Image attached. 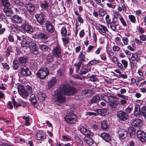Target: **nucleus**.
I'll return each instance as SVG.
<instances>
[{
  "label": "nucleus",
  "instance_id": "obj_1",
  "mask_svg": "<svg viewBox=\"0 0 146 146\" xmlns=\"http://www.w3.org/2000/svg\"><path fill=\"white\" fill-rule=\"evenodd\" d=\"M59 87L58 89L55 91L52 95L53 98L55 101L59 104H62L66 100V97Z\"/></svg>",
  "mask_w": 146,
  "mask_h": 146
},
{
  "label": "nucleus",
  "instance_id": "obj_49",
  "mask_svg": "<svg viewBox=\"0 0 146 146\" xmlns=\"http://www.w3.org/2000/svg\"><path fill=\"white\" fill-rule=\"evenodd\" d=\"M96 76L95 75H92L91 76H89L90 80L92 82L96 81L98 79L96 77Z\"/></svg>",
  "mask_w": 146,
  "mask_h": 146
},
{
  "label": "nucleus",
  "instance_id": "obj_27",
  "mask_svg": "<svg viewBox=\"0 0 146 146\" xmlns=\"http://www.w3.org/2000/svg\"><path fill=\"white\" fill-rule=\"evenodd\" d=\"M30 101L31 102L32 104L34 106H37V101L35 95L32 94L30 96Z\"/></svg>",
  "mask_w": 146,
  "mask_h": 146
},
{
  "label": "nucleus",
  "instance_id": "obj_55",
  "mask_svg": "<svg viewBox=\"0 0 146 146\" xmlns=\"http://www.w3.org/2000/svg\"><path fill=\"white\" fill-rule=\"evenodd\" d=\"M13 68L15 70H16L19 67V65L17 61H13Z\"/></svg>",
  "mask_w": 146,
  "mask_h": 146
},
{
  "label": "nucleus",
  "instance_id": "obj_61",
  "mask_svg": "<svg viewBox=\"0 0 146 146\" xmlns=\"http://www.w3.org/2000/svg\"><path fill=\"white\" fill-rule=\"evenodd\" d=\"M8 39L9 41L11 42H13L14 41L13 37L11 35H9L8 36Z\"/></svg>",
  "mask_w": 146,
  "mask_h": 146
},
{
  "label": "nucleus",
  "instance_id": "obj_64",
  "mask_svg": "<svg viewBox=\"0 0 146 146\" xmlns=\"http://www.w3.org/2000/svg\"><path fill=\"white\" fill-rule=\"evenodd\" d=\"M20 11L22 13L24 14L25 15H27V11L24 8H20Z\"/></svg>",
  "mask_w": 146,
  "mask_h": 146
},
{
  "label": "nucleus",
  "instance_id": "obj_5",
  "mask_svg": "<svg viewBox=\"0 0 146 146\" xmlns=\"http://www.w3.org/2000/svg\"><path fill=\"white\" fill-rule=\"evenodd\" d=\"M117 117L119 120L123 121L127 120L129 118V115L127 113L122 110L117 112Z\"/></svg>",
  "mask_w": 146,
  "mask_h": 146
},
{
  "label": "nucleus",
  "instance_id": "obj_60",
  "mask_svg": "<svg viewBox=\"0 0 146 146\" xmlns=\"http://www.w3.org/2000/svg\"><path fill=\"white\" fill-rule=\"evenodd\" d=\"M128 100L121 99L120 101V103L121 105H124L127 103V101Z\"/></svg>",
  "mask_w": 146,
  "mask_h": 146
},
{
  "label": "nucleus",
  "instance_id": "obj_52",
  "mask_svg": "<svg viewBox=\"0 0 146 146\" xmlns=\"http://www.w3.org/2000/svg\"><path fill=\"white\" fill-rule=\"evenodd\" d=\"M122 39L124 45H127L128 44L129 40L127 37H123L122 38Z\"/></svg>",
  "mask_w": 146,
  "mask_h": 146
},
{
  "label": "nucleus",
  "instance_id": "obj_29",
  "mask_svg": "<svg viewBox=\"0 0 146 146\" xmlns=\"http://www.w3.org/2000/svg\"><path fill=\"white\" fill-rule=\"evenodd\" d=\"M101 126L102 128L104 130H107L108 129L109 125L107 124V122L106 120L101 121Z\"/></svg>",
  "mask_w": 146,
  "mask_h": 146
},
{
  "label": "nucleus",
  "instance_id": "obj_59",
  "mask_svg": "<svg viewBox=\"0 0 146 146\" xmlns=\"http://www.w3.org/2000/svg\"><path fill=\"white\" fill-rule=\"evenodd\" d=\"M76 142L78 143V145H79V146H83V142L80 138L78 137L77 138Z\"/></svg>",
  "mask_w": 146,
  "mask_h": 146
},
{
  "label": "nucleus",
  "instance_id": "obj_24",
  "mask_svg": "<svg viewBox=\"0 0 146 146\" xmlns=\"http://www.w3.org/2000/svg\"><path fill=\"white\" fill-rule=\"evenodd\" d=\"M84 140L87 144L91 146L93 144L94 141L93 139L90 137H84Z\"/></svg>",
  "mask_w": 146,
  "mask_h": 146
},
{
  "label": "nucleus",
  "instance_id": "obj_30",
  "mask_svg": "<svg viewBox=\"0 0 146 146\" xmlns=\"http://www.w3.org/2000/svg\"><path fill=\"white\" fill-rule=\"evenodd\" d=\"M31 41L30 42H27L25 39H24L22 40L21 42V46L23 48L29 47L30 44L31 43Z\"/></svg>",
  "mask_w": 146,
  "mask_h": 146
},
{
  "label": "nucleus",
  "instance_id": "obj_48",
  "mask_svg": "<svg viewBox=\"0 0 146 146\" xmlns=\"http://www.w3.org/2000/svg\"><path fill=\"white\" fill-rule=\"evenodd\" d=\"M141 112L143 117L146 119V106H144L142 108Z\"/></svg>",
  "mask_w": 146,
  "mask_h": 146
},
{
  "label": "nucleus",
  "instance_id": "obj_39",
  "mask_svg": "<svg viewBox=\"0 0 146 146\" xmlns=\"http://www.w3.org/2000/svg\"><path fill=\"white\" fill-rule=\"evenodd\" d=\"M60 33L62 36L66 37L67 33V30L66 28L64 27H62L60 31Z\"/></svg>",
  "mask_w": 146,
  "mask_h": 146
},
{
  "label": "nucleus",
  "instance_id": "obj_44",
  "mask_svg": "<svg viewBox=\"0 0 146 146\" xmlns=\"http://www.w3.org/2000/svg\"><path fill=\"white\" fill-rule=\"evenodd\" d=\"M15 3L18 6H24L25 2H22L19 0H14Z\"/></svg>",
  "mask_w": 146,
  "mask_h": 146
},
{
  "label": "nucleus",
  "instance_id": "obj_22",
  "mask_svg": "<svg viewBox=\"0 0 146 146\" xmlns=\"http://www.w3.org/2000/svg\"><path fill=\"white\" fill-rule=\"evenodd\" d=\"M30 44L29 48H30L32 51L35 54H37L38 53V51L37 49L36 46V44L33 41H31V43Z\"/></svg>",
  "mask_w": 146,
  "mask_h": 146
},
{
  "label": "nucleus",
  "instance_id": "obj_4",
  "mask_svg": "<svg viewBox=\"0 0 146 146\" xmlns=\"http://www.w3.org/2000/svg\"><path fill=\"white\" fill-rule=\"evenodd\" d=\"M49 74L48 68L44 67L38 71L36 73L37 77L40 79L45 78Z\"/></svg>",
  "mask_w": 146,
  "mask_h": 146
},
{
  "label": "nucleus",
  "instance_id": "obj_25",
  "mask_svg": "<svg viewBox=\"0 0 146 146\" xmlns=\"http://www.w3.org/2000/svg\"><path fill=\"white\" fill-rule=\"evenodd\" d=\"M129 132L130 137L133 138L135 136L136 129L133 127H131L128 128Z\"/></svg>",
  "mask_w": 146,
  "mask_h": 146
},
{
  "label": "nucleus",
  "instance_id": "obj_56",
  "mask_svg": "<svg viewBox=\"0 0 146 146\" xmlns=\"http://www.w3.org/2000/svg\"><path fill=\"white\" fill-rule=\"evenodd\" d=\"M98 13L99 15L102 16H104L106 14V11L102 9H100L99 10Z\"/></svg>",
  "mask_w": 146,
  "mask_h": 146
},
{
  "label": "nucleus",
  "instance_id": "obj_12",
  "mask_svg": "<svg viewBox=\"0 0 146 146\" xmlns=\"http://www.w3.org/2000/svg\"><path fill=\"white\" fill-rule=\"evenodd\" d=\"M46 26V30L50 33H52L55 30L54 26L52 24L51 22L47 21L45 23Z\"/></svg>",
  "mask_w": 146,
  "mask_h": 146
},
{
  "label": "nucleus",
  "instance_id": "obj_7",
  "mask_svg": "<svg viewBox=\"0 0 146 146\" xmlns=\"http://www.w3.org/2000/svg\"><path fill=\"white\" fill-rule=\"evenodd\" d=\"M36 21L41 25L45 24L47 21L45 18V15L42 13H37L35 15Z\"/></svg>",
  "mask_w": 146,
  "mask_h": 146
},
{
  "label": "nucleus",
  "instance_id": "obj_34",
  "mask_svg": "<svg viewBox=\"0 0 146 146\" xmlns=\"http://www.w3.org/2000/svg\"><path fill=\"white\" fill-rule=\"evenodd\" d=\"M45 94L41 92H39L37 94L38 99L40 102H42L45 100Z\"/></svg>",
  "mask_w": 146,
  "mask_h": 146
},
{
  "label": "nucleus",
  "instance_id": "obj_13",
  "mask_svg": "<svg viewBox=\"0 0 146 146\" xmlns=\"http://www.w3.org/2000/svg\"><path fill=\"white\" fill-rule=\"evenodd\" d=\"M137 136L138 138L142 142H144L146 141V134L143 132L141 131H138L137 132Z\"/></svg>",
  "mask_w": 146,
  "mask_h": 146
},
{
  "label": "nucleus",
  "instance_id": "obj_11",
  "mask_svg": "<svg viewBox=\"0 0 146 146\" xmlns=\"http://www.w3.org/2000/svg\"><path fill=\"white\" fill-rule=\"evenodd\" d=\"M35 137L37 140L43 141L46 139V136L45 133L43 131L40 130L36 132Z\"/></svg>",
  "mask_w": 146,
  "mask_h": 146
},
{
  "label": "nucleus",
  "instance_id": "obj_42",
  "mask_svg": "<svg viewBox=\"0 0 146 146\" xmlns=\"http://www.w3.org/2000/svg\"><path fill=\"white\" fill-rule=\"evenodd\" d=\"M128 18L130 21L132 23H135L136 21L135 17L133 15H129Z\"/></svg>",
  "mask_w": 146,
  "mask_h": 146
},
{
  "label": "nucleus",
  "instance_id": "obj_51",
  "mask_svg": "<svg viewBox=\"0 0 146 146\" xmlns=\"http://www.w3.org/2000/svg\"><path fill=\"white\" fill-rule=\"evenodd\" d=\"M93 135V133L91 132L90 130H88L87 129L86 131V133L85 135L86 136L85 137H90L92 136Z\"/></svg>",
  "mask_w": 146,
  "mask_h": 146
},
{
  "label": "nucleus",
  "instance_id": "obj_15",
  "mask_svg": "<svg viewBox=\"0 0 146 146\" xmlns=\"http://www.w3.org/2000/svg\"><path fill=\"white\" fill-rule=\"evenodd\" d=\"M110 98H111L112 100L116 99L117 98V97L111 95H110L109 96L107 95L103 94L101 96V98L103 100L108 103L111 101V99Z\"/></svg>",
  "mask_w": 146,
  "mask_h": 146
},
{
  "label": "nucleus",
  "instance_id": "obj_16",
  "mask_svg": "<svg viewBox=\"0 0 146 146\" xmlns=\"http://www.w3.org/2000/svg\"><path fill=\"white\" fill-rule=\"evenodd\" d=\"M12 20L13 22L17 24L22 23L23 22V20L22 17L17 15L13 16L12 17Z\"/></svg>",
  "mask_w": 146,
  "mask_h": 146
},
{
  "label": "nucleus",
  "instance_id": "obj_35",
  "mask_svg": "<svg viewBox=\"0 0 146 146\" xmlns=\"http://www.w3.org/2000/svg\"><path fill=\"white\" fill-rule=\"evenodd\" d=\"M96 27L100 31H106L108 32V30L106 27L104 25H101L100 24H97L96 25Z\"/></svg>",
  "mask_w": 146,
  "mask_h": 146
},
{
  "label": "nucleus",
  "instance_id": "obj_20",
  "mask_svg": "<svg viewBox=\"0 0 146 146\" xmlns=\"http://www.w3.org/2000/svg\"><path fill=\"white\" fill-rule=\"evenodd\" d=\"M131 124L133 126L140 127L142 126V121L139 119H136L132 121Z\"/></svg>",
  "mask_w": 146,
  "mask_h": 146
},
{
  "label": "nucleus",
  "instance_id": "obj_8",
  "mask_svg": "<svg viewBox=\"0 0 146 146\" xmlns=\"http://www.w3.org/2000/svg\"><path fill=\"white\" fill-rule=\"evenodd\" d=\"M20 73L23 76H27L31 74L29 68L25 65L21 66L19 68Z\"/></svg>",
  "mask_w": 146,
  "mask_h": 146
},
{
  "label": "nucleus",
  "instance_id": "obj_18",
  "mask_svg": "<svg viewBox=\"0 0 146 146\" xmlns=\"http://www.w3.org/2000/svg\"><path fill=\"white\" fill-rule=\"evenodd\" d=\"M24 7H26L28 11L30 13L33 12L35 10V6L33 4L29 2H25Z\"/></svg>",
  "mask_w": 146,
  "mask_h": 146
},
{
  "label": "nucleus",
  "instance_id": "obj_54",
  "mask_svg": "<svg viewBox=\"0 0 146 146\" xmlns=\"http://www.w3.org/2000/svg\"><path fill=\"white\" fill-rule=\"evenodd\" d=\"M82 64L80 62H78L77 63L75 64V66H76V71L78 72Z\"/></svg>",
  "mask_w": 146,
  "mask_h": 146
},
{
  "label": "nucleus",
  "instance_id": "obj_45",
  "mask_svg": "<svg viewBox=\"0 0 146 146\" xmlns=\"http://www.w3.org/2000/svg\"><path fill=\"white\" fill-rule=\"evenodd\" d=\"M62 39L64 46H66L69 44V41L68 38H62Z\"/></svg>",
  "mask_w": 146,
  "mask_h": 146
},
{
  "label": "nucleus",
  "instance_id": "obj_2",
  "mask_svg": "<svg viewBox=\"0 0 146 146\" xmlns=\"http://www.w3.org/2000/svg\"><path fill=\"white\" fill-rule=\"evenodd\" d=\"M64 93V95L67 96L74 95L77 93V90L75 88L72 86H68L66 84L61 85L60 86Z\"/></svg>",
  "mask_w": 146,
  "mask_h": 146
},
{
  "label": "nucleus",
  "instance_id": "obj_14",
  "mask_svg": "<svg viewBox=\"0 0 146 146\" xmlns=\"http://www.w3.org/2000/svg\"><path fill=\"white\" fill-rule=\"evenodd\" d=\"M121 62H117V65L119 68L121 69L124 70L127 68L128 66V62L125 60H122Z\"/></svg>",
  "mask_w": 146,
  "mask_h": 146
},
{
  "label": "nucleus",
  "instance_id": "obj_37",
  "mask_svg": "<svg viewBox=\"0 0 146 146\" xmlns=\"http://www.w3.org/2000/svg\"><path fill=\"white\" fill-rule=\"evenodd\" d=\"M39 47L41 50L43 52L47 51L49 48L48 46L43 44H39Z\"/></svg>",
  "mask_w": 146,
  "mask_h": 146
},
{
  "label": "nucleus",
  "instance_id": "obj_47",
  "mask_svg": "<svg viewBox=\"0 0 146 146\" xmlns=\"http://www.w3.org/2000/svg\"><path fill=\"white\" fill-rule=\"evenodd\" d=\"M26 89L27 90V92L28 93L29 95L31 94L33 91V88L31 86L27 85L26 87Z\"/></svg>",
  "mask_w": 146,
  "mask_h": 146
},
{
  "label": "nucleus",
  "instance_id": "obj_53",
  "mask_svg": "<svg viewBox=\"0 0 146 146\" xmlns=\"http://www.w3.org/2000/svg\"><path fill=\"white\" fill-rule=\"evenodd\" d=\"M136 143V140L133 139L130 140L128 142L129 146H134L135 145Z\"/></svg>",
  "mask_w": 146,
  "mask_h": 146
},
{
  "label": "nucleus",
  "instance_id": "obj_50",
  "mask_svg": "<svg viewBox=\"0 0 146 146\" xmlns=\"http://www.w3.org/2000/svg\"><path fill=\"white\" fill-rule=\"evenodd\" d=\"M46 60L48 62H51L53 60V56L51 55H48L46 57Z\"/></svg>",
  "mask_w": 146,
  "mask_h": 146
},
{
  "label": "nucleus",
  "instance_id": "obj_36",
  "mask_svg": "<svg viewBox=\"0 0 146 146\" xmlns=\"http://www.w3.org/2000/svg\"><path fill=\"white\" fill-rule=\"evenodd\" d=\"M78 57L80 60L78 62H80L82 64L83 62L85 61V55L83 54L82 52H80L79 55L78 56Z\"/></svg>",
  "mask_w": 146,
  "mask_h": 146
},
{
  "label": "nucleus",
  "instance_id": "obj_40",
  "mask_svg": "<svg viewBox=\"0 0 146 146\" xmlns=\"http://www.w3.org/2000/svg\"><path fill=\"white\" fill-rule=\"evenodd\" d=\"M100 62V60H91L87 64V66H90L95 64H97L99 62Z\"/></svg>",
  "mask_w": 146,
  "mask_h": 146
},
{
  "label": "nucleus",
  "instance_id": "obj_38",
  "mask_svg": "<svg viewBox=\"0 0 146 146\" xmlns=\"http://www.w3.org/2000/svg\"><path fill=\"white\" fill-rule=\"evenodd\" d=\"M107 111V110L106 108L102 109H98L97 112L100 115L103 116L105 115Z\"/></svg>",
  "mask_w": 146,
  "mask_h": 146
},
{
  "label": "nucleus",
  "instance_id": "obj_23",
  "mask_svg": "<svg viewBox=\"0 0 146 146\" xmlns=\"http://www.w3.org/2000/svg\"><path fill=\"white\" fill-rule=\"evenodd\" d=\"M117 17L115 16L112 19L113 21H114L110 23V28L113 31H115L116 30V26L115 22L117 21Z\"/></svg>",
  "mask_w": 146,
  "mask_h": 146
},
{
  "label": "nucleus",
  "instance_id": "obj_46",
  "mask_svg": "<svg viewBox=\"0 0 146 146\" xmlns=\"http://www.w3.org/2000/svg\"><path fill=\"white\" fill-rule=\"evenodd\" d=\"M1 3L5 7H9L10 5V3L7 0H1Z\"/></svg>",
  "mask_w": 146,
  "mask_h": 146
},
{
  "label": "nucleus",
  "instance_id": "obj_41",
  "mask_svg": "<svg viewBox=\"0 0 146 146\" xmlns=\"http://www.w3.org/2000/svg\"><path fill=\"white\" fill-rule=\"evenodd\" d=\"M84 93L86 95H87V94H88L87 96H90L91 95L94 94V92L92 90H85L84 91Z\"/></svg>",
  "mask_w": 146,
  "mask_h": 146
},
{
  "label": "nucleus",
  "instance_id": "obj_63",
  "mask_svg": "<svg viewBox=\"0 0 146 146\" xmlns=\"http://www.w3.org/2000/svg\"><path fill=\"white\" fill-rule=\"evenodd\" d=\"M134 111H141V109L140 106L136 104L135 105Z\"/></svg>",
  "mask_w": 146,
  "mask_h": 146
},
{
  "label": "nucleus",
  "instance_id": "obj_21",
  "mask_svg": "<svg viewBox=\"0 0 146 146\" xmlns=\"http://www.w3.org/2000/svg\"><path fill=\"white\" fill-rule=\"evenodd\" d=\"M109 105L110 107L113 110L117 109V106L118 104L117 101L116 100H113L108 102Z\"/></svg>",
  "mask_w": 146,
  "mask_h": 146
},
{
  "label": "nucleus",
  "instance_id": "obj_6",
  "mask_svg": "<svg viewBox=\"0 0 146 146\" xmlns=\"http://www.w3.org/2000/svg\"><path fill=\"white\" fill-rule=\"evenodd\" d=\"M17 89L19 95L23 98H26L29 95L24 86L22 85L17 86Z\"/></svg>",
  "mask_w": 146,
  "mask_h": 146
},
{
  "label": "nucleus",
  "instance_id": "obj_9",
  "mask_svg": "<svg viewBox=\"0 0 146 146\" xmlns=\"http://www.w3.org/2000/svg\"><path fill=\"white\" fill-rule=\"evenodd\" d=\"M21 28L25 33L29 34L32 33L33 31V29L31 26L27 22L21 25Z\"/></svg>",
  "mask_w": 146,
  "mask_h": 146
},
{
  "label": "nucleus",
  "instance_id": "obj_33",
  "mask_svg": "<svg viewBox=\"0 0 146 146\" xmlns=\"http://www.w3.org/2000/svg\"><path fill=\"white\" fill-rule=\"evenodd\" d=\"M49 37V36L43 33H39V39L46 40Z\"/></svg>",
  "mask_w": 146,
  "mask_h": 146
},
{
  "label": "nucleus",
  "instance_id": "obj_57",
  "mask_svg": "<svg viewBox=\"0 0 146 146\" xmlns=\"http://www.w3.org/2000/svg\"><path fill=\"white\" fill-rule=\"evenodd\" d=\"M87 129L84 127H82L80 129V131L83 134L85 135Z\"/></svg>",
  "mask_w": 146,
  "mask_h": 146
},
{
  "label": "nucleus",
  "instance_id": "obj_26",
  "mask_svg": "<svg viewBox=\"0 0 146 146\" xmlns=\"http://www.w3.org/2000/svg\"><path fill=\"white\" fill-rule=\"evenodd\" d=\"M57 79L55 77H53L48 82V84L49 88H51L56 84Z\"/></svg>",
  "mask_w": 146,
  "mask_h": 146
},
{
  "label": "nucleus",
  "instance_id": "obj_19",
  "mask_svg": "<svg viewBox=\"0 0 146 146\" xmlns=\"http://www.w3.org/2000/svg\"><path fill=\"white\" fill-rule=\"evenodd\" d=\"M118 133L119 137L122 139L126 138L128 134L127 131L123 129H120Z\"/></svg>",
  "mask_w": 146,
  "mask_h": 146
},
{
  "label": "nucleus",
  "instance_id": "obj_17",
  "mask_svg": "<svg viewBox=\"0 0 146 146\" xmlns=\"http://www.w3.org/2000/svg\"><path fill=\"white\" fill-rule=\"evenodd\" d=\"M100 136L104 141L109 142L111 140L110 135L106 133H103L100 134Z\"/></svg>",
  "mask_w": 146,
  "mask_h": 146
},
{
  "label": "nucleus",
  "instance_id": "obj_32",
  "mask_svg": "<svg viewBox=\"0 0 146 146\" xmlns=\"http://www.w3.org/2000/svg\"><path fill=\"white\" fill-rule=\"evenodd\" d=\"M100 100V97L98 95H96L94 96L90 100L91 103H97Z\"/></svg>",
  "mask_w": 146,
  "mask_h": 146
},
{
  "label": "nucleus",
  "instance_id": "obj_58",
  "mask_svg": "<svg viewBox=\"0 0 146 146\" xmlns=\"http://www.w3.org/2000/svg\"><path fill=\"white\" fill-rule=\"evenodd\" d=\"M119 20L123 26L126 27L127 26V24L122 17H121L120 18H119Z\"/></svg>",
  "mask_w": 146,
  "mask_h": 146
},
{
  "label": "nucleus",
  "instance_id": "obj_10",
  "mask_svg": "<svg viewBox=\"0 0 146 146\" xmlns=\"http://www.w3.org/2000/svg\"><path fill=\"white\" fill-rule=\"evenodd\" d=\"M61 50L60 46L58 45H57L52 50V52L53 55L58 58L61 57Z\"/></svg>",
  "mask_w": 146,
  "mask_h": 146
},
{
  "label": "nucleus",
  "instance_id": "obj_62",
  "mask_svg": "<svg viewBox=\"0 0 146 146\" xmlns=\"http://www.w3.org/2000/svg\"><path fill=\"white\" fill-rule=\"evenodd\" d=\"M117 96L119 97L122 98V99L128 100V98H129L128 96L122 95L120 94H118Z\"/></svg>",
  "mask_w": 146,
  "mask_h": 146
},
{
  "label": "nucleus",
  "instance_id": "obj_43",
  "mask_svg": "<svg viewBox=\"0 0 146 146\" xmlns=\"http://www.w3.org/2000/svg\"><path fill=\"white\" fill-rule=\"evenodd\" d=\"M40 7L43 9H47L48 8V4L47 1L40 4Z\"/></svg>",
  "mask_w": 146,
  "mask_h": 146
},
{
  "label": "nucleus",
  "instance_id": "obj_28",
  "mask_svg": "<svg viewBox=\"0 0 146 146\" xmlns=\"http://www.w3.org/2000/svg\"><path fill=\"white\" fill-rule=\"evenodd\" d=\"M3 11L5 13V15L9 17L11 16V15L12 13V11L11 9L8 7H5L3 9Z\"/></svg>",
  "mask_w": 146,
  "mask_h": 146
},
{
  "label": "nucleus",
  "instance_id": "obj_31",
  "mask_svg": "<svg viewBox=\"0 0 146 146\" xmlns=\"http://www.w3.org/2000/svg\"><path fill=\"white\" fill-rule=\"evenodd\" d=\"M28 60V58L27 56H24L20 57L19 59L20 64H25L26 63Z\"/></svg>",
  "mask_w": 146,
  "mask_h": 146
},
{
  "label": "nucleus",
  "instance_id": "obj_3",
  "mask_svg": "<svg viewBox=\"0 0 146 146\" xmlns=\"http://www.w3.org/2000/svg\"><path fill=\"white\" fill-rule=\"evenodd\" d=\"M64 119L66 123L70 124H75L77 121V117L72 112L68 113L65 117Z\"/></svg>",
  "mask_w": 146,
  "mask_h": 146
}]
</instances>
